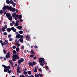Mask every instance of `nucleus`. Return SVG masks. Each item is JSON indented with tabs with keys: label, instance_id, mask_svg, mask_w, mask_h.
Instances as JSON below:
<instances>
[{
	"label": "nucleus",
	"instance_id": "obj_1",
	"mask_svg": "<svg viewBox=\"0 0 77 77\" xmlns=\"http://www.w3.org/2000/svg\"><path fill=\"white\" fill-rule=\"evenodd\" d=\"M9 9V10H11L13 12H15V8H12L11 7L9 6L8 5H5L2 8V11L3 12H5V11L7 9Z\"/></svg>",
	"mask_w": 77,
	"mask_h": 77
},
{
	"label": "nucleus",
	"instance_id": "obj_2",
	"mask_svg": "<svg viewBox=\"0 0 77 77\" xmlns=\"http://www.w3.org/2000/svg\"><path fill=\"white\" fill-rule=\"evenodd\" d=\"M12 60L13 61L15 62L16 61V59H19V56L16 54H14L12 56Z\"/></svg>",
	"mask_w": 77,
	"mask_h": 77
},
{
	"label": "nucleus",
	"instance_id": "obj_3",
	"mask_svg": "<svg viewBox=\"0 0 77 77\" xmlns=\"http://www.w3.org/2000/svg\"><path fill=\"white\" fill-rule=\"evenodd\" d=\"M38 61L39 62V63H43L44 64H45V60H44V58H39Z\"/></svg>",
	"mask_w": 77,
	"mask_h": 77
},
{
	"label": "nucleus",
	"instance_id": "obj_4",
	"mask_svg": "<svg viewBox=\"0 0 77 77\" xmlns=\"http://www.w3.org/2000/svg\"><path fill=\"white\" fill-rule=\"evenodd\" d=\"M24 61V59L23 58H21V59L18 60V63L19 65H21V63Z\"/></svg>",
	"mask_w": 77,
	"mask_h": 77
},
{
	"label": "nucleus",
	"instance_id": "obj_5",
	"mask_svg": "<svg viewBox=\"0 0 77 77\" xmlns=\"http://www.w3.org/2000/svg\"><path fill=\"white\" fill-rule=\"evenodd\" d=\"M20 67H18L17 68V74H19L18 72H19L20 73H21V70H20Z\"/></svg>",
	"mask_w": 77,
	"mask_h": 77
},
{
	"label": "nucleus",
	"instance_id": "obj_6",
	"mask_svg": "<svg viewBox=\"0 0 77 77\" xmlns=\"http://www.w3.org/2000/svg\"><path fill=\"white\" fill-rule=\"evenodd\" d=\"M11 30H12L13 32H16V31H17L16 29H15L14 27H11Z\"/></svg>",
	"mask_w": 77,
	"mask_h": 77
},
{
	"label": "nucleus",
	"instance_id": "obj_7",
	"mask_svg": "<svg viewBox=\"0 0 77 77\" xmlns=\"http://www.w3.org/2000/svg\"><path fill=\"white\" fill-rule=\"evenodd\" d=\"M6 16L7 17V18H9V17L11 16V14L9 13H7L6 14Z\"/></svg>",
	"mask_w": 77,
	"mask_h": 77
},
{
	"label": "nucleus",
	"instance_id": "obj_8",
	"mask_svg": "<svg viewBox=\"0 0 77 77\" xmlns=\"http://www.w3.org/2000/svg\"><path fill=\"white\" fill-rule=\"evenodd\" d=\"M20 34H17L16 36V38H17L18 39H19V38H20Z\"/></svg>",
	"mask_w": 77,
	"mask_h": 77
},
{
	"label": "nucleus",
	"instance_id": "obj_9",
	"mask_svg": "<svg viewBox=\"0 0 77 77\" xmlns=\"http://www.w3.org/2000/svg\"><path fill=\"white\" fill-rule=\"evenodd\" d=\"M11 4H12L13 5V7H15V5H16V4L14 3L13 1H11V2H10Z\"/></svg>",
	"mask_w": 77,
	"mask_h": 77
},
{
	"label": "nucleus",
	"instance_id": "obj_10",
	"mask_svg": "<svg viewBox=\"0 0 77 77\" xmlns=\"http://www.w3.org/2000/svg\"><path fill=\"white\" fill-rule=\"evenodd\" d=\"M26 38L28 40H29V39H30V36L29 35H28V34L26 36Z\"/></svg>",
	"mask_w": 77,
	"mask_h": 77
},
{
	"label": "nucleus",
	"instance_id": "obj_11",
	"mask_svg": "<svg viewBox=\"0 0 77 77\" xmlns=\"http://www.w3.org/2000/svg\"><path fill=\"white\" fill-rule=\"evenodd\" d=\"M28 65H29V66H33V64L31 62L29 61L28 63Z\"/></svg>",
	"mask_w": 77,
	"mask_h": 77
},
{
	"label": "nucleus",
	"instance_id": "obj_12",
	"mask_svg": "<svg viewBox=\"0 0 77 77\" xmlns=\"http://www.w3.org/2000/svg\"><path fill=\"white\" fill-rule=\"evenodd\" d=\"M11 2L12 1L11 0H10V1L9 0H7L6 1V3H7V4H9L10 3L11 4Z\"/></svg>",
	"mask_w": 77,
	"mask_h": 77
},
{
	"label": "nucleus",
	"instance_id": "obj_13",
	"mask_svg": "<svg viewBox=\"0 0 77 77\" xmlns=\"http://www.w3.org/2000/svg\"><path fill=\"white\" fill-rule=\"evenodd\" d=\"M17 29H21L23 28V26H18L16 27Z\"/></svg>",
	"mask_w": 77,
	"mask_h": 77
},
{
	"label": "nucleus",
	"instance_id": "obj_14",
	"mask_svg": "<svg viewBox=\"0 0 77 77\" xmlns=\"http://www.w3.org/2000/svg\"><path fill=\"white\" fill-rule=\"evenodd\" d=\"M7 32H11V28H7Z\"/></svg>",
	"mask_w": 77,
	"mask_h": 77
},
{
	"label": "nucleus",
	"instance_id": "obj_15",
	"mask_svg": "<svg viewBox=\"0 0 77 77\" xmlns=\"http://www.w3.org/2000/svg\"><path fill=\"white\" fill-rule=\"evenodd\" d=\"M8 19L10 20V21H12V16H10L8 18Z\"/></svg>",
	"mask_w": 77,
	"mask_h": 77
},
{
	"label": "nucleus",
	"instance_id": "obj_16",
	"mask_svg": "<svg viewBox=\"0 0 77 77\" xmlns=\"http://www.w3.org/2000/svg\"><path fill=\"white\" fill-rule=\"evenodd\" d=\"M7 55L9 57V58H10V57H11V55L10 54V52H8Z\"/></svg>",
	"mask_w": 77,
	"mask_h": 77
},
{
	"label": "nucleus",
	"instance_id": "obj_17",
	"mask_svg": "<svg viewBox=\"0 0 77 77\" xmlns=\"http://www.w3.org/2000/svg\"><path fill=\"white\" fill-rule=\"evenodd\" d=\"M18 18V15H16L15 16L14 19L15 20H17Z\"/></svg>",
	"mask_w": 77,
	"mask_h": 77
},
{
	"label": "nucleus",
	"instance_id": "obj_18",
	"mask_svg": "<svg viewBox=\"0 0 77 77\" xmlns=\"http://www.w3.org/2000/svg\"><path fill=\"white\" fill-rule=\"evenodd\" d=\"M17 15H16V13H13L12 14V17L13 18H14V17L16 16Z\"/></svg>",
	"mask_w": 77,
	"mask_h": 77
},
{
	"label": "nucleus",
	"instance_id": "obj_19",
	"mask_svg": "<svg viewBox=\"0 0 77 77\" xmlns=\"http://www.w3.org/2000/svg\"><path fill=\"white\" fill-rule=\"evenodd\" d=\"M16 50L17 52H18L20 51V48L19 47H17L16 49Z\"/></svg>",
	"mask_w": 77,
	"mask_h": 77
},
{
	"label": "nucleus",
	"instance_id": "obj_20",
	"mask_svg": "<svg viewBox=\"0 0 77 77\" xmlns=\"http://www.w3.org/2000/svg\"><path fill=\"white\" fill-rule=\"evenodd\" d=\"M15 42L17 43V44H18L19 42H20V41H19V40H18L17 39H16L15 41Z\"/></svg>",
	"mask_w": 77,
	"mask_h": 77
},
{
	"label": "nucleus",
	"instance_id": "obj_21",
	"mask_svg": "<svg viewBox=\"0 0 77 77\" xmlns=\"http://www.w3.org/2000/svg\"><path fill=\"white\" fill-rule=\"evenodd\" d=\"M4 71L5 72H6L8 71V69L6 67L4 69Z\"/></svg>",
	"mask_w": 77,
	"mask_h": 77
},
{
	"label": "nucleus",
	"instance_id": "obj_22",
	"mask_svg": "<svg viewBox=\"0 0 77 77\" xmlns=\"http://www.w3.org/2000/svg\"><path fill=\"white\" fill-rule=\"evenodd\" d=\"M22 15H18V18L19 19H21L22 18Z\"/></svg>",
	"mask_w": 77,
	"mask_h": 77
},
{
	"label": "nucleus",
	"instance_id": "obj_23",
	"mask_svg": "<svg viewBox=\"0 0 77 77\" xmlns=\"http://www.w3.org/2000/svg\"><path fill=\"white\" fill-rule=\"evenodd\" d=\"M2 28H4V29H7V28H8V26H7V25H5V26H3Z\"/></svg>",
	"mask_w": 77,
	"mask_h": 77
},
{
	"label": "nucleus",
	"instance_id": "obj_24",
	"mask_svg": "<svg viewBox=\"0 0 77 77\" xmlns=\"http://www.w3.org/2000/svg\"><path fill=\"white\" fill-rule=\"evenodd\" d=\"M5 28H3L1 29V30L2 31V32H4L5 31Z\"/></svg>",
	"mask_w": 77,
	"mask_h": 77
},
{
	"label": "nucleus",
	"instance_id": "obj_25",
	"mask_svg": "<svg viewBox=\"0 0 77 77\" xmlns=\"http://www.w3.org/2000/svg\"><path fill=\"white\" fill-rule=\"evenodd\" d=\"M34 52H35V51L33 50H31L30 51L32 54H34Z\"/></svg>",
	"mask_w": 77,
	"mask_h": 77
},
{
	"label": "nucleus",
	"instance_id": "obj_26",
	"mask_svg": "<svg viewBox=\"0 0 77 77\" xmlns=\"http://www.w3.org/2000/svg\"><path fill=\"white\" fill-rule=\"evenodd\" d=\"M7 71L8 73H9V74H11V70H9V69H8Z\"/></svg>",
	"mask_w": 77,
	"mask_h": 77
},
{
	"label": "nucleus",
	"instance_id": "obj_27",
	"mask_svg": "<svg viewBox=\"0 0 77 77\" xmlns=\"http://www.w3.org/2000/svg\"><path fill=\"white\" fill-rule=\"evenodd\" d=\"M19 41H20V42H22V43H23V39L21 38H20L19 39Z\"/></svg>",
	"mask_w": 77,
	"mask_h": 77
},
{
	"label": "nucleus",
	"instance_id": "obj_28",
	"mask_svg": "<svg viewBox=\"0 0 77 77\" xmlns=\"http://www.w3.org/2000/svg\"><path fill=\"white\" fill-rule=\"evenodd\" d=\"M18 25H19V23H18V22H16L15 23V24L14 25V26H18Z\"/></svg>",
	"mask_w": 77,
	"mask_h": 77
},
{
	"label": "nucleus",
	"instance_id": "obj_29",
	"mask_svg": "<svg viewBox=\"0 0 77 77\" xmlns=\"http://www.w3.org/2000/svg\"><path fill=\"white\" fill-rule=\"evenodd\" d=\"M35 77H39V75L38 73H37V74H35Z\"/></svg>",
	"mask_w": 77,
	"mask_h": 77
},
{
	"label": "nucleus",
	"instance_id": "obj_30",
	"mask_svg": "<svg viewBox=\"0 0 77 77\" xmlns=\"http://www.w3.org/2000/svg\"><path fill=\"white\" fill-rule=\"evenodd\" d=\"M28 74L29 75H31V74H32V72L31 71H29L27 72Z\"/></svg>",
	"mask_w": 77,
	"mask_h": 77
},
{
	"label": "nucleus",
	"instance_id": "obj_31",
	"mask_svg": "<svg viewBox=\"0 0 77 77\" xmlns=\"http://www.w3.org/2000/svg\"><path fill=\"white\" fill-rule=\"evenodd\" d=\"M6 68L7 69H11V66H6Z\"/></svg>",
	"mask_w": 77,
	"mask_h": 77
},
{
	"label": "nucleus",
	"instance_id": "obj_32",
	"mask_svg": "<svg viewBox=\"0 0 77 77\" xmlns=\"http://www.w3.org/2000/svg\"><path fill=\"white\" fill-rule=\"evenodd\" d=\"M17 53V52H16V51L15 50H13V53L14 54H16Z\"/></svg>",
	"mask_w": 77,
	"mask_h": 77
},
{
	"label": "nucleus",
	"instance_id": "obj_33",
	"mask_svg": "<svg viewBox=\"0 0 77 77\" xmlns=\"http://www.w3.org/2000/svg\"><path fill=\"white\" fill-rule=\"evenodd\" d=\"M20 39H23L24 38V36L23 35H20Z\"/></svg>",
	"mask_w": 77,
	"mask_h": 77
},
{
	"label": "nucleus",
	"instance_id": "obj_34",
	"mask_svg": "<svg viewBox=\"0 0 77 77\" xmlns=\"http://www.w3.org/2000/svg\"><path fill=\"white\" fill-rule=\"evenodd\" d=\"M19 33H20V34H22V33H23V31L22 30L20 31H19Z\"/></svg>",
	"mask_w": 77,
	"mask_h": 77
},
{
	"label": "nucleus",
	"instance_id": "obj_35",
	"mask_svg": "<svg viewBox=\"0 0 77 77\" xmlns=\"http://www.w3.org/2000/svg\"><path fill=\"white\" fill-rule=\"evenodd\" d=\"M5 43H6L7 45H8V41L7 40H5Z\"/></svg>",
	"mask_w": 77,
	"mask_h": 77
},
{
	"label": "nucleus",
	"instance_id": "obj_36",
	"mask_svg": "<svg viewBox=\"0 0 77 77\" xmlns=\"http://www.w3.org/2000/svg\"><path fill=\"white\" fill-rule=\"evenodd\" d=\"M11 36L12 35H11V34H9L8 35V38H11Z\"/></svg>",
	"mask_w": 77,
	"mask_h": 77
},
{
	"label": "nucleus",
	"instance_id": "obj_37",
	"mask_svg": "<svg viewBox=\"0 0 77 77\" xmlns=\"http://www.w3.org/2000/svg\"><path fill=\"white\" fill-rule=\"evenodd\" d=\"M37 72V69L36 67H35L34 70V72Z\"/></svg>",
	"mask_w": 77,
	"mask_h": 77
},
{
	"label": "nucleus",
	"instance_id": "obj_38",
	"mask_svg": "<svg viewBox=\"0 0 77 77\" xmlns=\"http://www.w3.org/2000/svg\"><path fill=\"white\" fill-rule=\"evenodd\" d=\"M3 52L5 54H6V51L5 50H3Z\"/></svg>",
	"mask_w": 77,
	"mask_h": 77
},
{
	"label": "nucleus",
	"instance_id": "obj_39",
	"mask_svg": "<svg viewBox=\"0 0 77 77\" xmlns=\"http://www.w3.org/2000/svg\"><path fill=\"white\" fill-rule=\"evenodd\" d=\"M32 64L33 65H36V62H35V61H33L32 62Z\"/></svg>",
	"mask_w": 77,
	"mask_h": 77
},
{
	"label": "nucleus",
	"instance_id": "obj_40",
	"mask_svg": "<svg viewBox=\"0 0 77 77\" xmlns=\"http://www.w3.org/2000/svg\"><path fill=\"white\" fill-rule=\"evenodd\" d=\"M3 12V11H2V10H1L0 11V14H2Z\"/></svg>",
	"mask_w": 77,
	"mask_h": 77
},
{
	"label": "nucleus",
	"instance_id": "obj_41",
	"mask_svg": "<svg viewBox=\"0 0 77 77\" xmlns=\"http://www.w3.org/2000/svg\"><path fill=\"white\" fill-rule=\"evenodd\" d=\"M9 41H13V39L12 38H10L9 39Z\"/></svg>",
	"mask_w": 77,
	"mask_h": 77
},
{
	"label": "nucleus",
	"instance_id": "obj_42",
	"mask_svg": "<svg viewBox=\"0 0 77 77\" xmlns=\"http://www.w3.org/2000/svg\"><path fill=\"white\" fill-rule=\"evenodd\" d=\"M27 72L26 71H24L23 72V74L25 75V74H27Z\"/></svg>",
	"mask_w": 77,
	"mask_h": 77
},
{
	"label": "nucleus",
	"instance_id": "obj_43",
	"mask_svg": "<svg viewBox=\"0 0 77 77\" xmlns=\"http://www.w3.org/2000/svg\"><path fill=\"white\" fill-rule=\"evenodd\" d=\"M12 48L13 49H14V50H15V49L16 48V46H13Z\"/></svg>",
	"mask_w": 77,
	"mask_h": 77
},
{
	"label": "nucleus",
	"instance_id": "obj_44",
	"mask_svg": "<svg viewBox=\"0 0 77 77\" xmlns=\"http://www.w3.org/2000/svg\"><path fill=\"white\" fill-rule=\"evenodd\" d=\"M40 65H41L42 66H43L44 65V64L42 63H40Z\"/></svg>",
	"mask_w": 77,
	"mask_h": 77
},
{
	"label": "nucleus",
	"instance_id": "obj_45",
	"mask_svg": "<svg viewBox=\"0 0 77 77\" xmlns=\"http://www.w3.org/2000/svg\"><path fill=\"white\" fill-rule=\"evenodd\" d=\"M4 35H7V32H4L3 33Z\"/></svg>",
	"mask_w": 77,
	"mask_h": 77
},
{
	"label": "nucleus",
	"instance_id": "obj_46",
	"mask_svg": "<svg viewBox=\"0 0 77 77\" xmlns=\"http://www.w3.org/2000/svg\"><path fill=\"white\" fill-rule=\"evenodd\" d=\"M2 66L4 67V68H6V66L5 65H3V64H2Z\"/></svg>",
	"mask_w": 77,
	"mask_h": 77
},
{
	"label": "nucleus",
	"instance_id": "obj_47",
	"mask_svg": "<svg viewBox=\"0 0 77 77\" xmlns=\"http://www.w3.org/2000/svg\"><path fill=\"white\" fill-rule=\"evenodd\" d=\"M34 48H38V46H36V45H35V46H34Z\"/></svg>",
	"mask_w": 77,
	"mask_h": 77
},
{
	"label": "nucleus",
	"instance_id": "obj_48",
	"mask_svg": "<svg viewBox=\"0 0 77 77\" xmlns=\"http://www.w3.org/2000/svg\"><path fill=\"white\" fill-rule=\"evenodd\" d=\"M30 57H34V55H30Z\"/></svg>",
	"mask_w": 77,
	"mask_h": 77
},
{
	"label": "nucleus",
	"instance_id": "obj_49",
	"mask_svg": "<svg viewBox=\"0 0 77 77\" xmlns=\"http://www.w3.org/2000/svg\"><path fill=\"white\" fill-rule=\"evenodd\" d=\"M5 57L6 58V59H8V58H9V56H8V55H6V56H5Z\"/></svg>",
	"mask_w": 77,
	"mask_h": 77
},
{
	"label": "nucleus",
	"instance_id": "obj_50",
	"mask_svg": "<svg viewBox=\"0 0 77 77\" xmlns=\"http://www.w3.org/2000/svg\"><path fill=\"white\" fill-rule=\"evenodd\" d=\"M9 62L11 64V63H13L12 61V60H9Z\"/></svg>",
	"mask_w": 77,
	"mask_h": 77
},
{
	"label": "nucleus",
	"instance_id": "obj_51",
	"mask_svg": "<svg viewBox=\"0 0 77 77\" xmlns=\"http://www.w3.org/2000/svg\"><path fill=\"white\" fill-rule=\"evenodd\" d=\"M39 71H40V72H42V69H41V68H40L39 69Z\"/></svg>",
	"mask_w": 77,
	"mask_h": 77
},
{
	"label": "nucleus",
	"instance_id": "obj_52",
	"mask_svg": "<svg viewBox=\"0 0 77 77\" xmlns=\"http://www.w3.org/2000/svg\"><path fill=\"white\" fill-rule=\"evenodd\" d=\"M28 77H34L33 75H31L30 76H28Z\"/></svg>",
	"mask_w": 77,
	"mask_h": 77
},
{
	"label": "nucleus",
	"instance_id": "obj_53",
	"mask_svg": "<svg viewBox=\"0 0 77 77\" xmlns=\"http://www.w3.org/2000/svg\"><path fill=\"white\" fill-rule=\"evenodd\" d=\"M12 23L13 24H15V22H14V21H12Z\"/></svg>",
	"mask_w": 77,
	"mask_h": 77
},
{
	"label": "nucleus",
	"instance_id": "obj_54",
	"mask_svg": "<svg viewBox=\"0 0 77 77\" xmlns=\"http://www.w3.org/2000/svg\"><path fill=\"white\" fill-rule=\"evenodd\" d=\"M13 23H11L10 24V25L11 26H13V24H12Z\"/></svg>",
	"mask_w": 77,
	"mask_h": 77
},
{
	"label": "nucleus",
	"instance_id": "obj_55",
	"mask_svg": "<svg viewBox=\"0 0 77 77\" xmlns=\"http://www.w3.org/2000/svg\"><path fill=\"white\" fill-rule=\"evenodd\" d=\"M24 46H22L21 47V49H23H23H24Z\"/></svg>",
	"mask_w": 77,
	"mask_h": 77
},
{
	"label": "nucleus",
	"instance_id": "obj_56",
	"mask_svg": "<svg viewBox=\"0 0 77 77\" xmlns=\"http://www.w3.org/2000/svg\"><path fill=\"white\" fill-rule=\"evenodd\" d=\"M18 66V65H17V63H15V65L14 66V67H15L16 66Z\"/></svg>",
	"mask_w": 77,
	"mask_h": 77
},
{
	"label": "nucleus",
	"instance_id": "obj_57",
	"mask_svg": "<svg viewBox=\"0 0 77 77\" xmlns=\"http://www.w3.org/2000/svg\"><path fill=\"white\" fill-rule=\"evenodd\" d=\"M17 47H20V44L19 43H18L17 44Z\"/></svg>",
	"mask_w": 77,
	"mask_h": 77
},
{
	"label": "nucleus",
	"instance_id": "obj_58",
	"mask_svg": "<svg viewBox=\"0 0 77 77\" xmlns=\"http://www.w3.org/2000/svg\"><path fill=\"white\" fill-rule=\"evenodd\" d=\"M23 71H27V69L26 68H25L24 69H23Z\"/></svg>",
	"mask_w": 77,
	"mask_h": 77
},
{
	"label": "nucleus",
	"instance_id": "obj_59",
	"mask_svg": "<svg viewBox=\"0 0 77 77\" xmlns=\"http://www.w3.org/2000/svg\"><path fill=\"white\" fill-rule=\"evenodd\" d=\"M33 59H34L35 60V59H36V56L34 57H33Z\"/></svg>",
	"mask_w": 77,
	"mask_h": 77
},
{
	"label": "nucleus",
	"instance_id": "obj_60",
	"mask_svg": "<svg viewBox=\"0 0 77 77\" xmlns=\"http://www.w3.org/2000/svg\"><path fill=\"white\" fill-rule=\"evenodd\" d=\"M6 11H7V10H6V11L4 12V15H5L6 14Z\"/></svg>",
	"mask_w": 77,
	"mask_h": 77
},
{
	"label": "nucleus",
	"instance_id": "obj_61",
	"mask_svg": "<svg viewBox=\"0 0 77 77\" xmlns=\"http://www.w3.org/2000/svg\"><path fill=\"white\" fill-rule=\"evenodd\" d=\"M4 45H6V42H5H5H4Z\"/></svg>",
	"mask_w": 77,
	"mask_h": 77
},
{
	"label": "nucleus",
	"instance_id": "obj_62",
	"mask_svg": "<svg viewBox=\"0 0 77 77\" xmlns=\"http://www.w3.org/2000/svg\"><path fill=\"white\" fill-rule=\"evenodd\" d=\"M23 20L21 19H20V22H22V21H23Z\"/></svg>",
	"mask_w": 77,
	"mask_h": 77
},
{
	"label": "nucleus",
	"instance_id": "obj_63",
	"mask_svg": "<svg viewBox=\"0 0 77 77\" xmlns=\"http://www.w3.org/2000/svg\"><path fill=\"white\" fill-rule=\"evenodd\" d=\"M20 77H24V75H23L21 76V75H20Z\"/></svg>",
	"mask_w": 77,
	"mask_h": 77
},
{
	"label": "nucleus",
	"instance_id": "obj_64",
	"mask_svg": "<svg viewBox=\"0 0 77 77\" xmlns=\"http://www.w3.org/2000/svg\"><path fill=\"white\" fill-rule=\"evenodd\" d=\"M46 69H48V66H46Z\"/></svg>",
	"mask_w": 77,
	"mask_h": 77
}]
</instances>
